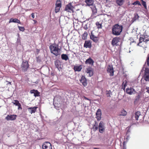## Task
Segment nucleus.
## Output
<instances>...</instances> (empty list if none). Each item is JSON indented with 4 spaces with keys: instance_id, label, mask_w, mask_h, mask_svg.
<instances>
[{
    "instance_id": "obj_20",
    "label": "nucleus",
    "mask_w": 149,
    "mask_h": 149,
    "mask_svg": "<svg viewBox=\"0 0 149 149\" xmlns=\"http://www.w3.org/2000/svg\"><path fill=\"white\" fill-rule=\"evenodd\" d=\"M94 62L93 60L91 58H89L86 60L85 61L86 64H89L91 65H93Z\"/></svg>"
},
{
    "instance_id": "obj_24",
    "label": "nucleus",
    "mask_w": 149,
    "mask_h": 149,
    "mask_svg": "<svg viewBox=\"0 0 149 149\" xmlns=\"http://www.w3.org/2000/svg\"><path fill=\"white\" fill-rule=\"evenodd\" d=\"M127 113V111H125L124 109L122 110L120 112L119 114V116H125Z\"/></svg>"
},
{
    "instance_id": "obj_9",
    "label": "nucleus",
    "mask_w": 149,
    "mask_h": 149,
    "mask_svg": "<svg viewBox=\"0 0 149 149\" xmlns=\"http://www.w3.org/2000/svg\"><path fill=\"white\" fill-rule=\"evenodd\" d=\"M80 82L84 86H86L87 85V80L85 76H82L80 80Z\"/></svg>"
},
{
    "instance_id": "obj_35",
    "label": "nucleus",
    "mask_w": 149,
    "mask_h": 149,
    "mask_svg": "<svg viewBox=\"0 0 149 149\" xmlns=\"http://www.w3.org/2000/svg\"><path fill=\"white\" fill-rule=\"evenodd\" d=\"M149 74V69L147 68H146L145 72L144 74Z\"/></svg>"
},
{
    "instance_id": "obj_7",
    "label": "nucleus",
    "mask_w": 149,
    "mask_h": 149,
    "mask_svg": "<svg viewBox=\"0 0 149 149\" xmlns=\"http://www.w3.org/2000/svg\"><path fill=\"white\" fill-rule=\"evenodd\" d=\"M17 116L15 115H8L6 117L5 119L8 121L14 120L16 119Z\"/></svg>"
},
{
    "instance_id": "obj_53",
    "label": "nucleus",
    "mask_w": 149,
    "mask_h": 149,
    "mask_svg": "<svg viewBox=\"0 0 149 149\" xmlns=\"http://www.w3.org/2000/svg\"><path fill=\"white\" fill-rule=\"evenodd\" d=\"M84 98L86 100H90L89 99H88V98L85 97H84Z\"/></svg>"
},
{
    "instance_id": "obj_31",
    "label": "nucleus",
    "mask_w": 149,
    "mask_h": 149,
    "mask_svg": "<svg viewBox=\"0 0 149 149\" xmlns=\"http://www.w3.org/2000/svg\"><path fill=\"white\" fill-rule=\"evenodd\" d=\"M96 24L97 26V28L98 29H102V25L101 24H100L98 22L96 23Z\"/></svg>"
},
{
    "instance_id": "obj_46",
    "label": "nucleus",
    "mask_w": 149,
    "mask_h": 149,
    "mask_svg": "<svg viewBox=\"0 0 149 149\" xmlns=\"http://www.w3.org/2000/svg\"><path fill=\"white\" fill-rule=\"evenodd\" d=\"M97 123V124L94 127V128H93L95 130H97L98 129V124Z\"/></svg>"
},
{
    "instance_id": "obj_21",
    "label": "nucleus",
    "mask_w": 149,
    "mask_h": 149,
    "mask_svg": "<svg viewBox=\"0 0 149 149\" xmlns=\"http://www.w3.org/2000/svg\"><path fill=\"white\" fill-rule=\"evenodd\" d=\"M82 66L81 65L79 66H74L73 69L75 71H80L82 69Z\"/></svg>"
},
{
    "instance_id": "obj_3",
    "label": "nucleus",
    "mask_w": 149,
    "mask_h": 149,
    "mask_svg": "<svg viewBox=\"0 0 149 149\" xmlns=\"http://www.w3.org/2000/svg\"><path fill=\"white\" fill-rule=\"evenodd\" d=\"M29 65L27 61H23L21 65L22 70L23 72H25L27 71L29 68Z\"/></svg>"
},
{
    "instance_id": "obj_11",
    "label": "nucleus",
    "mask_w": 149,
    "mask_h": 149,
    "mask_svg": "<svg viewBox=\"0 0 149 149\" xmlns=\"http://www.w3.org/2000/svg\"><path fill=\"white\" fill-rule=\"evenodd\" d=\"M101 110L100 109H98L96 113V118L97 120H100L101 119Z\"/></svg>"
},
{
    "instance_id": "obj_6",
    "label": "nucleus",
    "mask_w": 149,
    "mask_h": 149,
    "mask_svg": "<svg viewBox=\"0 0 149 149\" xmlns=\"http://www.w3.org/2000/svg\"><path fill=\"white\" fill-rule=\"evenodd\" d=\"M99 132L102 133L105 130L104 123L103 122L101 121L99 125Z\"/></svg>"
},
{
    "instance_id": "obj_36",
    "label": "nucleus",
    "mask_w": 149,
    "mask_h": 149,
    "mask_svg": "<svg viewBox=\"0 0 149 149\" xmlns=\"http://www.w3.org/2000/svg\"><path fill=\"white\" fill-rule=\"evenodd\" d=\"M132 4L133 5H136L137 4L139 6H141V4L139 1H137L135 2H134V3H132Z\"/></svg>"
},
{
    "instance_id": "obj_49",
    "label": "nucleus",
    "mask_w": 149,
    "mask_h": 149,
    "mask_svg": "<svg viewBox=\"0 0 149 149\" xmlns=\"http://www.w3.org/2000/svg\"><path fill=\"white\" fill-rule=\"evenodd\" d=\"M149 40L148 39H145V40H144L143 42L146 43Z\"/></svg>"
},
{
    "instance_id": "obj_54",
    "label": "nucleus",
    "mask_w": 149,
    "mask_h": 149,
    "mask_svg": "<svg viewBox=\"0 0 149 149\" xmlns=\"http://www.w3.org/2000/svg\"><path fill=\"white\" fill-rule=\"evenodd\" d=\"M126 86V83L125 84H124V87H125Z\"/></svg>"
},
{
    "instance_id": "obj_30",
    "label": "nucleus",
    "mask_w": 149,
    "mask_h": 149,
    "mask_svg": "<svg viewBox=\"0 0 149 149\" xmlns=\"http://www.w3.org/2000/svg\"><path fill=\"white\" fill-rule=\"evenodd\" d=\"M56 6L58 7H61V3L60 1H56Z\"/></svg>"
},
{
    "instance_id": "obj_45",
    "label": "nucleus",
    "mask_w": 149,
    "mask_h": 149,
    "mask_svg": "<svg viewBox=\"0 0 149 149\" xmlns=\"http://www.w3.org/2000/svg\"><path fill=\"white\" fill-rule=\"evenodd\" d=\"M84 29H85V30H87L88 29V27L87 26V24H86L84 26Z\"/></svg>"
},
{
    "instance_id": "obj_28",
    "label": "nucleus",
    "mask_w": 149,
    "mask_h": 149,
    "mask_svg": "<svg viewBox=\"0 0 149 149\" xmlns=\"http://www.w3.org/2000/svg\"><path fill=\"white\" fill-rule=\"evenodd\" d=\"M124 0H116V2L118 5L121 6L123 4Z\"/></svg>"
},
{
    "instance_id": "obj_56",
    "label": "nucleus",
    "mask_w": 149,
    "mask_h": 149,
    "mask_svg": "<svg viewBox=\"0 0 149 149\" xmlns=\"http://www.w3.org/2000/svg\"><path fill=\"white\" fill-rule=\"evenodd\" d=\"M51 75H53V73H51Z\"/></svg>"
},
{
    "instance_id": "obj_58",
    "label": "nucleus",
    "mask_w": 149,
    "mask_h": 149,
    "mask_svg": "<svg viewBox=\"0 0 149 149\" xmlns=\"http://www.w3.org/2000/svg\"><path fill=\"white\" fill-rule=\"evenodd\" d=\"M34 22H35V23H36V21H35V20H34Z\"/></svg>"
},
{
    "instance_id": "obj_32",
    "label": "nucleus",
    "mask_w": 149,
    "mask_h": 149,
    "mask_svg": "<svg viewBox=\"0 0 149 149\" xmlns=\"http://www.w3.org/2000/svg\"><path fill=\"white\" fill-rule=\"evenodd\" d=\"M144 77L146 81H149V74H144Z\"/></svg>"
},
{
    "instance_id": "obj_37",
    "label": "nucleus",
    "mask_w": 149,
    "mask_h": 149,
    "mask_svg": "<svg viewBox=\"0 0 149 149\" xmlns=\"http://www.w3.org/2000/svg\"><path fill=\"white\" fill-rule=\"evenodd\" d=\"M18 28L19 29V30L22 31H23L24 30V28L23 27L20 26H18Z\"/></svg>"
},
{
    "instance_id": "obj_34",
    "label": "nucleus",
    "mask_w": 149,
    "mask_h": 149,
    "mask_svg": "<svg viewBox=\"0 0 149 149\" xmlns=\"http://www.w3.org/2000/svg\"><path fill=\"white\" fill-rule=\"evenodd\" d=\"M12 103L14 104L17 106L18 105V104H20L19 102L17 100H14Z\"/></svg>"
},
{
    "instance_id": "obj_18",
    "label": "nucleus",
    "mask_w": 149,
    "mask_h": 149,
    "mask_svg": "<svg viewBox=\"0 0 149 149\" xmlns=\"http://www.w3.org/2000/svg\"><path fill=\"white\" fill-rule=\"evenodd\" d=\"M49 146H51L50 143L48 142H46L42 145V148L43 149H49L48 148Z\"/></svg>"
},
{
    "instance_id": "obj_50",
    "label": "nucleus",
    "mask_w": 149,
    "mask_h": 149,
    "mask_svg": "<svg viewBox=\"0 0 149 149\" xmlns=\"http://www.w3.org/2000/svg\"><path fill=\"white\" fill-rule=\"evenodd\" d=\"M6 82H7V84L8 85V84H11V82H9V81H6Z\"/></svg>"
},
{
    "instance_id": "obj_48",
    "label": "nucleus",
    "mask_w": 149,
    "mask_h": 149,
    "mask_svg": "<svg viewBox=\"0 0 149 149\" xmlns=\"http://www.w3.org/2000/svg\"><path fill=\"white\" fill-rule=\"evenodd\" d=\"M146 89L147 90L146 92L149 93V87H146Z\"/></svg>"
},
{
    "instance_id": "obj_13",
    "label": "nucleus",
    "mask_w": 149,
    "mask_h": 149,
    "mask_svg": "<svg viewBox=\"0 0 149 149\" xmlns=\"http://www.w3.org/2000/svg\"><path fill=\"white\" fill-rule=\"evenodd\" d=\"M84 46L86 48H90L91 47V44L90 41L86 40L84 44Z\"/></svg>"
},
{
    "instance_id": "obj_43",
    "label": "nucleus",
    "mask_w": 149,
    "mask_h": 149,
    "mask_svg": "<svg viewBox=\"0 0 149 149\" xmlns=\"http://www.w3.org/2000/svg\"><path fill=\"white\" fill-rule=\"evenodd\" d=\"M92 11L93 13L94 14H95V13H96L97 12V9L95 8H94L93 9H92Z\"/></svg>"
},
{
    "instance_id": "obj_51",
    "label": "nucleus",
    "mask_w": 149,
    "mask_h": 149,
    "mask_svg": "<svg viewBox=\"0 0 149 149\" xmlns=\"http://www.w3.org/2000/svg\"><path fill=\"white\" fill-rule=\"evenodd\" d=\"M31 17L33 18H34L35 17L34 13H33L31 14Z\"/></svg>"
},
{
    "instance_id": "obj_15",
    "label": "nucleus",
    "mask_w": 149,
    "mask_h": 149,
    "mask_svg": "<svg viewBox=\"0 0 149 149\" xmlns=\"http://www.w3.org/2000/svg\"><path fill=\"white\" fill-rule=\"evenodd\" d=\"M30 93L31 94H34V96L35 97L39 96H40V93L37 90L34 89L31 90L30 91Z\"/></svg>"
},
{
    "instance_id": "obj_23",
    "label": "nucleus",
    "mask_w": 149,
    "mask_h": 149,
    "mask_svg": "<svg viewBox=\"0 0 149 149\" xmlns=\"http://www.w3.org/2000/svg\"><path fill=\"white\" fill-rule=\"evenodd\" d=\"M61 58L62 60L67 61L69 59V57L68 56L65 54H62L61 55Z\"/></svg>"
},
{
    "instance_id": "obj_29",
    "label": "nucleus",
    "mask_w": 149,
    "mask_h": 149,
    "mask_svg": "<svg viewBox=\"0 0 149 149\" xmlns=\"http://www.w3.org/2000/svg\"><path fill=\"white\" fill-rule=\"evenodd\" d=\"M139 17V16L137 14H134V17L132 18V21L133 22H134L136 20L138 19Z\"/></svg>"
},
{
    "instance_id": "obj_40",
    "label": "nucleus",
    "mask_w": 149,
    "mask_h": 149,
    "mask_svg": "<svg viewBox=\"0 0 149 149\" xmlns=\"http://www.w3.org/2000/svg\"><path fill=\"white\" fill-rule=\"evenodd\" d=\"M111 93L110 91H107L106 92V95L107 97H110V94Z\"/></svg>"
},
{
    "instance_id": "obj_22",
    "label": "nucleus",
    "mask_w": 149,
    "mask_h": 149,
    "mask_svg": "<svg viewBox=\"0 0 149 149\" xmlns=\"http://www.w3.org/2000/svg\"><path fill=\"white\" fill-rule=\"evenodd\" d=\"M141 97V94L140 93H137L136 95V97H135V98L134 100V102H138L139 100L140 99Z\"/></svg>"
},
{
    "instance_id": "obj_33",
    "label": "nucleus",
    "mask_w": 149,
    "mask_h": 149,
    "mask_svg": "<svg viewBox=\"0 0 149 149\" xmlns=\"http://www.w3.org/2000/svg\"><path fill=\"white\" fill-rule=\"evenodd\" d=\"M88 35L86 31H85L82 36L83 39H86Z\"/></svg>"
},
{
    "instance_id": "obj_38",
    "label": "nucleus",
    "mask_w": 149,
    "mask_h": 149,
    "mask_svg": "<svg viewBox=\"0 0 149 149\" xmlns=\"http://www.w3.org/2000/svg\"><path fill=\"white\" fill-rule=\"evenodd\" d=\"M61 7H55V11L56 13H57L59 11L60 8Z\"/></svg>"
},
{
    "instance_id": "obj_5",
    "label": "nucleus",
    "mask_w": 149,
    "mask_h": 149,
    "mask_svg": "<svg viewBox=\"0 0 149 149\" xmlns=\"http://www.w3.org/2000/svg\"><path fill=\"white\" fill-rule=\"evenodd\" d=\"M121 39L118 37H115L113 38L111 41V44L113 46H118L119 44L118 42L120 41Z\"/></svg>"
},
{
    "instance_id": "obj_25",
    "label": "nucleus",
    "mask_w": 149,
    "mask_h": 149,
    "mask_svg": "<svg viewBox=\"0 0 149 149\" xmlns=\"http://www.w3.org/2000/svg\"><path fill=\"white\" fill-rule=\"evenodd\" d=\"M85 2L88 6L92 5L93 3V0H85Z\"/></svg>"
},
{
    "instance_id": "obj_10",
    "label": "nucleus",
    "mask_w": 149,
    "mask_h": 149,
    "mask_svg": "<svg viewBox=\"0 0 149 149\" xmlns=\"http://www.w3.org/2000/svg\"><path fill=\"white\" fill-rule=\"evenodd\" d=\"M126 93L129 95H132L135 94L136 92L135 90L132 88H127L126 89Z\"/></svg>"
},
{
    "instance_id": "obj_8",
    "label": "nucleus",
    "mask_w": 149,
    "mask_h": 149,
    "mask_svg": "<svg viewBox=\"0 0 149 149\" xmlns=\"http://www.w3.org/2000/svg\"><path fill=\"white\" fill-rule=\"evenodd\" d=\"M107 71L110 73V75L113 76L114 74V71L113 66L111 65H109L108 66Z\"/></svg>"
},
{
    "instance_id": "obj_57",
    "label": "nucleus",
    "mask_w": 149,
    "mask_h": 149,
    "mask_svg": "<svg viewBox=\"0 0 149 149\" xmlns=\"http://www.w3.org/2000/svg\"><path fill=\"white\" fill-rule=\"evenodd\" d=\"M129 136H127V139H128V138H129Z\"/></svg>"
},
{
    "instance_id": "obj_42",
    "label": "nucleus",
    "mask_w": 149,
    "mask_h": 149,
    "mask_svg": "<svg viewBox=\"0 0 149 149\" xmlns=\"http://www.w3.org/2000/svg\"><path fill=\"white\" fill-rule=\"evenodd\" d=\"M16 44H17V45H20V40L18 38L17 39V41L16 42Z\"/></svg>"
},
{
    "instance_id": "obj_14",
    "label": "nucleus",
    "mask_w": 149,
    "mask_h": 149,
    "mask_svg": "<svg viewBox=\"0 0 149 149\" xmlns=\"http://www.w3.org/2000/svg\"><path fill=\"white\" fill-rule=\"evenodd\" d=\"M55 64L56 68H58V69L60 71V69H61V63L59 60H56L54 62Z\"/></svg>"
},
{
    "instance_id": "obj_47",
    "label": "nucleus",
    "mask_w": 149,
    "mask_h": 149,
    "mask_svg": "<svg viewBox=\"0 0 149 149\" xmlns=\"http://www.w3.org/2000/svg\"><path fill=\"white\" fill-rule=\"evenodd\" d=\"M106 3H109L111 1V0H105Z\"/></svg>"
},
{
    "instance_id": "obj_26",
    "label": "nucleus",
    "mask_w": 149,
    "mask_h": 149,
    "mask_svg": "<svg viewBox=\"0 0 149 149\" xmlns=\"http://www.w3.org/2000/svg\"><path fill=\"white\" fill-rule=\"evenodd\" d=\"M141 115V112L139 111H137L135 113V117L136 120H138V118Z\"/></svg>"
},
{
    "instance_id": "obj_1",
    "label": "nucleus",
    "mask_w": 149,
    "mask_h": 149,
    "mask_svg": "<svg viewBox=\"0 0 149 149\" xmlns=\"http://www.w3.org/2000/svg\"><path fill=\"white\" fill-rule=\"evenodd\" d=\"M123 28L122 25H119L118 24H114L112 29V34L116 36L119 35L122 32Z\"/></svg>"
},
{
    "instance_id": "obj_2",
    "label": "nucleus",
    "mask_w": 149,
    "mask_h": 149,
    "mask_svg": "<svg viewBox=\"0 0 149 149\" xmlns=\"http://www.w3.org/2000/svg\"><path fill=\"white\" fill-rule=\"evenodd\" d=\"M49 49L52 53L56 56L60 54V50L58 48V45H54L53 44L49 46Z\"/></svg>"
},
{
    "instance_id": "obj_12",
    "label": "nucleus",
    "mask_w": 149,
    "mask_h": 149,
    "mask_svg": "<svg viewBox=\"0 0 149 149\" xmlns=\"http://www.w3.org/2000/svg\"><path fill=\"white\" fill-rule=\"evenodd\" d=\"M90 38L94 42H97L98 41V37L95 36L92 32V31L91 32V34L90 35Z\"/></svg>"
},
{
    "instance_id": "obj_16",
    "label": "nucleus",
    "mask_w": 149,
    "mask_h": 149,
    "mask_svg": "<svg viewBox=\"0 0 149 149\" xmlns=\"http://www.w3.org/2000/svg\"><path fill=\"white\" fill-rule=\"evenodd\" d=\"M37 107H29L28 109L29 112L31 113L32 114V113H34L36 111Z\"/></svg>"
},
{
    "instance_id": "obj_4",
    "label": "nucleus",
    "mask_w": 149,
    "mask_h": 149,
    "mask_svg": "<svg viewBox=\"0 0 149 149\" xmlns=\"http://www.w3.org/2000/svg\"><path fill=\"white\" fill-rule=\"evenodd\" d=\"M74 8V7L72 5V3H70L66 6L64 10L67 12L71 13L73 11Z\"/></svg>"
},
{
    "instance_id": "obj_44",
    "label": "nucleus",
    "mask_w": 149,
    "mask_h": 149,
    "mask_svg": "<svg viewBox=\"0 0 149 149\" xmlns=\"http://www.w3.org/2000/svg\"><path fill=\"white\" fill-rule=\"evenodd\" d=\"M18 107V109H22V107H21V104L20 103L18 104V105L17 106Z\"/></svg>"
},
{
    "instance_id": "obj_27",
    "label": "nucleus",
    "mask_w": 149,
    "mask_h": 149,
    "mask_svg": "<svg viewBox=\"0 0 149 149\" xmlns=\"http://www.w3.org/2000/svg\"><path fill=\"white\" fill-rule=\"evenodd\" d=\"M144 40H145V38L142 37H140L139 39V42L138 43V44L137 45L141 46L142 45H141V44L142 42H143Z\"/></svg>"
},
{
    "instance_id": "obj_55",
    "label": "nucleus",
    "mask_w": 149,
    "mask_h": 149,
    "mask_svg": "<svg viewBox=\"0 0 149 149\" xmlns=\"http://www.w3.org/2000/svg\"><path fill=\"white\" fill-rule=\"evenodd\" d=\"M94 149H99L98 148H94Z\"/></svg>"
},
{
    "instance_id": "obj_39",
    "label": "nucleus",
    "mask_w": 149,
    "mask_h": 149,
    "mask_svg": "<svg viewBox=\"0 0 149 149\" xmlns=\"http://www.w3.org/2000/svg\"><path fill=\"white\" fill-rule=\"evenodd\" d=\"M142 1V4L144 6V7L145 8H146V2L145 1H143V0H141Z\"/></svg>"
},
{
    "instance_id": "obj_52",
    "label": "nucleus",
    "mask_w": 149,
    "mask_h": 149,
    "mask_svg": "<svg viewBox=\"0 0 149 149\" xmlns=\"http://www.w3.org/2000/svg\"><path fill=\"white\" fill-rule=\"evenodd\" d=\"M97 123L96 122H95V125H94L93 126V128H94V127H95V126H96V125L97 124Z\"/></svg>"
},
{
    "instance_id": "obj_17",
    "label": "nucleus",
    "mask_w": 149,
    "mask_h": 149,
    "mask_svg": "<svg viewBox=\"0 0 149 149\" xmlns=\"http://www.w3.org/2000/svg\"><path fill=\"white\" fill-rule=\"evenodd\" d=\"M86 72L87 73L89 74V76L90 77H91L93 75V69L91 67H89L87 68Z\"/></svg>"
},
{
    "instance_id": "obj_41",
    "label": "nucleus",
    "mask_w": 149,
    "mask_h": 149,
    "mask_svg": "<svg viewBox=\"0 0 149 149\" xmlns=\"http://www.w3.org/2000/svg\"><path fill=\"white\" fill-rule=\"evenodd\" d=\"M146 62H147V65L149 67V54H148V57L146 60Z\"/></svg>"
},
{
    "instance_id": "obj_19",
    "label": "nucleus",
    "mask_w": 149,
    "mask_h": 149,
    "mask_svg": "<svg viewBox=\"0 0 149 149\" xmlns=\"http://www.w3.org/2000/svg\"><path fill=\"white\" fill-rule=\"evenodd\" d=\"M11 22H14L20 24V22L19 20L16 18L14 19L12 18L10 19L9 22V23Z\"/></svg>"
}]
</instances>
